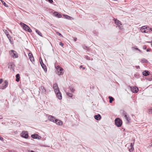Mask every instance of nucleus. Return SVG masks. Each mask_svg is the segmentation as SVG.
Listing matches in <instances>:
<instances>
[{
  "label": "nucleus",
  "instance_id": "32",
  "mask_svg": "<svg viewBox=\"0 0 152 152\" xmlns=\"http://www.w3.org/2000/svg\"><path fill=\"white\" fill-rule=\"evenodd\" d=\"M66 94L67 96H69L72 97V94L69 93H66Z\"/></svg>",
  "mask_w": 152,
  "mask_h": 152
},
{
  "label": "nucleus",
  "instance_id": "29",
  "mask_svg": "<svg viewBox=\"0 0 152 152\" xmlns=\"http://www.w3.org/2000/svg\"><path fill=\"white\" fill-rule=\"evenodd\" d=\"M141 62L143 63H147L148 62V61L144 58H142L141 60Z\"/></svg>",
  "mask_w": 152,
  "mask_h": 152
},
{
  "label": "nucleus",
  "instance_id": "33",
  "mask_svg": "<svg viewBox=\"0 0 152 152\" xmlns=\"http://www.w3.org/2000/svg\"><path fill=\"white\" fill-rule=\"evenodd\" d=\"M84 49L88 50V48L86 46L83 45V47Z\"/></svg>",
  "mask_w": 152,
  "mask_h": 152
},
{
  "label": "nucleus",
  "instance_id": "25",
  "mask_svg": "<svg viewBox=\"0 0 152 152\" xmlns=\"http://www.w3.org/2000/svg\"><path fill=\"white\" fill-rule=\"evenodd\" d=\"M16 80L17 82H18L19 81L20 78V75L19 74H18L16 75Z\"/></svg>",
  "mask_w": 152,
  "mask_h": 152
},
{
  "label": "nucleus",
  "instance_id": "19",
  "mask_svg": "<svg viewBox=\"0 0 152 152\" xmlns=\"http://www.w3.org/2000/svg\"><path fill=\"white\" fill-rule=\"evenodd\" d=\"M48 118L49 119L50 121H51L53 122H55V120H56V118H54L53 116H49Z\"/></svg>",
  "mask_w": 152,
  "mask_h": 152
},
{
  "label": "nucleus",
  "instance_id": "50",
  "mask_svg": "<svg viewBox=\"0 0 152 152\" xmlns=\"http://www.w3.org/2000/svg\"><path fill=\"white\" fill-rule=\"evenodd\" d=\"M85 69V67H83V69Z\"/></svg>",
  "mask_w": 152,
  "mask_h": 152
},
{
  "label": "nucleus",
  "instance_id": "9",
  "mask_svg": "<svg viewBox=\"0 0 152 152\" xmlns=\"http://www.w3.org/2000/svg\"><path fill=\"white\" fill-rule=\"evenodd\" d=\"M3 31L5 34L7 38H8L10 42H11L12 38L9 35L8 32L7 30L5 29L3 30Z\"/></svg>",
  "mask_w": 152,
  "mask_h": 152
},
{
  "label": "nucleus",
  "instance_id": "4",
  "mask_svg": "<svg viewBox=\"0 0 152 152\" xmlns=\"http://www.w3.org/2000/svg\"><path fill=\"white\" fill-rule=\"evenodd\" d=\"M115 123L118 127H120L122 124V121L119 118H117L115 120Z\"/></svg>",
  "mask_w": 152,
  "mask_h": 152
},
{
  "label": "nucleus",
  "instance_id": "54",
  "mask_svg": "<svg viewBox=\"0 0 152 152\" xmlns=\"http://www.w3.org/2000/svg\"><path fill=\"white\" fill-rule=\"evenodd\" d=\"M151 145H152V144H151Z\"/></svg>",
  "mask_w": 152,
  "mask_h": 152
},
{
  "label": "nucleus",
  "instance_id": "17",
  "mask_svg": "<svg viewBox=\"0 0 152 152\" xmlns=\"http://www.w3.org/2000/svg\"><path fill=\"white\" fill-rule=\"evenodd\" d=\"M55 121L54 122L57 125H62L63 124L62 122L60 120L56 119V120H55Z\"/></svg>",
  "mask_w": 152,
  "mask_h": 152
},
{
  "label": "nucleus",
  "instance_id": "45",
  "mask_svg": "<svg viewBox=\"0 0 152 152\" xmlns=\"http://www.w3.org/2000/svg\"><path fill=\"white\" fill-rule=\"evenodd\" d=\"M74 39L75 41H76L77 40V38H76L75 37L74 38Z\"/></svg>",
  "mask_w": 152,
  "mask_h": 152
},
{
  "label": "nucleus",
  "instance_id": "51",
  "mask_svg": "<svg viewBox=\"0 0 152 152\" xmlns=\"http://www.w3.org/2000/svg\"><path fill=\"white\" fill-rule=\"evenodd\" d=\"M151 43H152L151 44H152V41L151 42Z\"/></svg>",
  "mask_w": 152,
  "mask_h": 152
},
{
  "label": "nucleus",
  "instance_id": "8",
  "mask_svg": "<svg viewBox=\"0 0 152 152\" xmlns=\"http://www.w3.org/2000/svg\"><path fill=\"white\" fill-rule=\"evenodd\" d=\"M21 135L25 138H27L28 137V133L27 131H23L21 133Z\"/></svg>",
  "mask_w": 152,
  "mask_h": 152
},
{
  "label": "nucleus",
  "instance_id": "18",
  "mask_svg": "<svg viewBox=\"0 0 152 152\" xmlns=\"http://www.w3.org/2000/svg\"><path fill=\"white\" fill-rule=\"evenodd\" d=\"M42 64H41L42 65L41 66L42 67V68L43 69L44 71L46 72L47 71V69L46 68V66H45V65L43 64L42 61Z\"/></svg>",
  "mask_w": 152,
  "mask_h": 152
},
{
  "label": "nucleus",
  "instance_id": "35",
  "mask_svg": "<svg viewBox=\"0 0 152 152\" xmlns=\"http://www.w3.org/2000/svg\"><path fill=\"white\" fill-rule=\"evenodd\" d=\"M70 90L72 92H74L75 91V89L72 88H70Z\"/></svg>",
  "mask_w": 152,
  "mask_h": 152
},
{
  "label": "nucleus",
  "instance_id": "7",
  "mask_svg": "<svg viewBox=\"0 0 152 152\" xmlns=\"http://www.w3.org/2000/svg\"><path fill=\"white\" fill-rule=\"evenodd\" d=\"M53 88L55 93H58L59 92V89L58 85L57 84H54L53 86Z\"/></svg>",
  "mask_w": 152,
  "mask_h": 152
},
{
  "label": "nucleus",
  "instance_id": "10",
  "mask_svg": "<svg viewBox=\"0 0 152 152\" xmlns=\"http://www.w3.org/2000/svg\"><path fill=\"white\" fill-rule=\"evenodd\" d=\"M15 64L13 62H11L10 64H9L8 66L9 68H10L11 70H13L14 72L15 71Z\"/></svg>",
  "mask_w": 152,
  "mask_h": 152
},
{
  "label": "nucleus",
  "instance_id": "30",
  "mask_svg": "<svg viewBox=\"0 0 152 152\" xmlns=\"http://www.w3.org/2000/svg\"><path fill=\"white\" fill-rule=\"evenodd\" d=\"M109 98L110 99L109 102L110 103H112L113 101L114 100V99L113 97L110 96H109Z\"/></svg>",
  "mask_w": 152,
  "mask_h": 152
},
{
  "label": "nucleus",
  "instance_id": "42",
  "mask_svg": "<svg viewBox=\"0 0 152 152\" xmlns=\"http://www.w3.org/2000/svg\"><path fill=\"white\" fill-rule=\"evenodd\" d=\"M50 3H52L53 2V0H47Z\"/></svg>",
  "mask_w": 152,
  "mask_h": 152
},
{
  "label": "nucleus",
  "instance_id": "47",
  "mask_svg": "<svg viewBox=\"0 0 152 152\" xmlns=\"http://www.w3.org/2000/svg\"><path fill=\"white\" fill-rule=\"evenodd\" d=\"M143 48L144 49H146V46H144Z\"/></svg>",
  "mask_w": 152,
  "mask_h": 152
},
{
  "label": "nucleus",
  "instance_id": "53",
  "mask_svg": "<svg viewBox=\"0 0 152 152\" xmlns=\"http://www.w3.org/2000/svg\"><path fill=\"white\" fill-rule=\"evenodd\" d=\"M138 67H139V66H138V67H137V68H138Z\"/></svg>",
  "mask_w": 152,
  "mask_h": 152
},
{
  "label": "nucleus",
  "instance_id": "6",
  "mask_svg": "<svg viewBox=\"0 0 152 152\" xmlns=\"http://www.w3.org/2000/svg\"><path fill=\"white\" fill-rule=\"evenodd\" d=\"M114 20L115 24L118 26L120 29H122V27L121 26L122 25L121 22L116 19H114Z\"/></svg>",
  "mask_w": 152,
  "mask_h": 152
},
{
  "label": "nucleus",
  "instance_id": "26",
  "mask_svg": "<svg viewBox=\"0 0 152 152\" xmlns=\"http://www.w3.org/2000/svg\"><path fill=\"white\" fill-rule=\"evenodd\" d=\"M65 18L67 19L70 20H72L73 19V18L70 16H69L67 15H64Z\"/></svg>",
  "mask_w": 152,
  "mask_h": 152
},
{
  "label": "nucleus",
  "instance_id": "5",
  "mask_svg": "<svg viewBox=\"0 0 152 152\" xmlns=\"http://www.w3.org/2000/svg\"><path fill=\"white\" fill-rule=\"evenodd\" d=\"M122 115L124 116L125 118L128 122H129L130 120V118L129 116H127V113L124 111L123 112Z\"/></svg>",
  "mask_w": 152,
  "mask_h": 152
},
{
  "label": "nucleus",
  "instance_id": "1",
  "mask_svg": "<svg viewBox=\"0 0 152 152\" xmlns=\"http://www.w3.org/2000/svg\"><path fill=\"white\" fill-rule=\"evenodd\" d=\"M10 55L13 58H17L18 57V55L17 53L15 50H12L9 51Z\"/></svg>",
  "mask_w": 152,
  "mask_h": 152
},
{
  "label": "nucleus",
  "instance_id": "2",
  "mask_svg": "<svg viewBox=\"0 0 152 152\" xmlns=\"http://www.w3.org/2000/svg\"><path fill=\"white\" fill-rule=\"evenodd\" d=\"M20 24L23 27L24 30L29 32H31V30L30 28L26 24L22 22L20 23Z\"/></svg>",
  "mask_w": 152,
  "mask_h": 152
},
{
  "label": "nucleus",
  "instance_id": "28",
  "mask_svg": "<svg viewBox=\"0 0 152 152\" xmlns=\"http://www.w3.org/2000/svg\"><path fill=\"white\" fill-rule=\"evenodd\" d=\"M35 31L41 37H42V33L38 30L35 29Z\"/></svg>",
  "mask_w": 152,
  "mask_h": 152
},
{
  "label": "nucleus",
  "instance_id": "41",
  "mask_svg": "<svg viewBox=\"0 0 152 152\" xmlns=\"http://www.w3.org/2000/svg\"><path fill=\"white\" fill-rule=\"evenodd\" d=\"M39 61H40V64H41V65H42V64H42V61L41 58H39Z\"/></svg>",
  "mask_w": 152,
  "mask_h": 152
},
{
  "label": "nucleus",
  "instance_id": "40",
  "mask_svg": "<svg viewBox=\"0 0 152 152\" xmlns=\"http://www.w3.org/2000/svg\"><path fill=\"white\" fill-rule=\"evenodd\" d=\"M133 48H134L135 49V50H138L139 51H140V50L136 46L135 47H134Z\"/></svg>",
  "mask_w": 152,
  "mask_h": 152
},
{
  "label": "nucleus",
  "instance_id": "36",
  "mask_svg": "<svg viewBox=\"0 0 152 152\" xmlns=\"http://www.w3.org/2000/svg\"><path fill=\"white\" fill-rule=\"evenodd\" d=\"M149 113L150 114H152V108L148 110Z\"/></svg>",
  "mask_w": 152,
  "mask_h": 152
},
{
  "label": "nucleus",
  "instance_id": "49",
  "mask_svg": "<svg viewBox=\"0 0 152 152\" xmlns=\"http://www.w3.org/2000/svg\"><path fill=\"white\" fill-rule=\"evenodd\" d=\"M2 118V116H0V119H1Z\"/></svg>",
  "mask_w": 152,
  "mask_h": 152
},
{
  "label": "nucleus",
  "instance_id": "38",
  "mask_svg": "<svg viewBox=\"0 0 152 152\" xmlns=\"http://www.w3.org/2000/svg\"><path fill=\"white\" fill-rule=\"evenodd\" d=\"M85 57L87 59V60H90V58L88 57V56H85Z\"/></svg>",
  "mask_w": 152,
  "mask_h": 152
},
{
  "label": "nucleus",
  "instance_id": "15",
  "mask_svg": "<svg viewBox=\"0 0 152 152\" xmlns=\"http://www.w3.org/2000/svg\"><path fill=\"white\" fill-rule=\"evenodd\" d=\"M28 56L30 60L32 62H33L34 61V58L31 53H29L28 54Z\"/></svg>",
  "mask_w": 152,
  "mask_h": 152
},
{
  "label": "nucleus",
  "instance_id": "3",
  "mask_svg": "<svg viewBox=\"0 0 152 152\" xmlns=\"http://www.w3.org/2000/svg\"><path fill=\"white\" fill-rule=\"evenodd\" d=\"M56 72L58 75H60L63 74V69L59 66H58L56 68Z\"/></svg>",
  "mask_w": 152,
  "mask_h": 152
},
{
  "label": "nucleus",
  "instance_id": "22",
  "mask_svg": "<svg viewBox=\"0 0 152 152\" xmlns=\"http://www.w3.org/2000/svg\"><path fill=\"white\" fill-rule=\"evenodd\" d=\"M149 74V71H147V70H145V71H143L142 72V74L143 75L145 76H146L148 75Z\"/></svg>",
  "mask_w": 152,
  "mask_h": 152
},
{
  "label": "nucleus",
  "instance_id": "31",
  "mask_svg": "<svg viewBox=\"0 0 152 152\" xmlns=\"http://www.w3.org/2000/svg\"><path fill=\"white\" fill-rule=\"evenodd\" d=\"M1 1L4 6H5L6 7H8V5H7L6 3L4 1H3L2 0H1Z\"/></svg>",
  "mask_w": 152,
  "mask_h": 152
},
{
  "label": "nucleus",
  "instance_id": "23",
  "mask_svg": "<svg viewBox=\"0 0 152 152\" xmlns=\"http://www.w3.org/2000/svg\"><path fill=\"white\" fill-rule=\"evenodd\" d=\"M101 116L99 114L95 115L94 118L97 120H99L101 118Z\"/></svg>",
  "mask_w": 152,
  "mask_h": 152
},
{
  "label": "nucleus",
  "instance_id": "46",
  "mask_svg": "<svg viewBox=\"0 0 152 152\" xmlns=\"http://www.w3.org/2000/svg\"><path fill=\"white\" fill-rule=\"evenodd\" d=\"M10 152H16L14 150H11V151H10Z\"/></svg>",
  "mask_w": 152,
  "mask_h": 152
},
{
  "label": "nucleus",
  "instance_id": "39",
  "mask_svg": "<svg viewBox=\"0 0 152 152\" xmlns=\"http://www.w3.org/2000/svg\"><path fill=\"white\" fill-rule=\"evenodd\" d=\"M0 140L2 141H4V139L3 138L1 137V136H0Z\"/></svg>",
  "mask_w": 152,
  "mask_h": 152
},
{
  "label": "nucleus",
  "instance_id": "43",
  "mask_svg": "<svg viewBox=\"0 0 152 152\" xmlns=\"http://www.w3.org/2000/svg\"><path fill=\"white\" fill-rule=\"evenodd\" d=\"M3 79H0V84H1L2 82Z\"/></svg>",
  "mask_w": 152,
  "mask_h": 152
},
{
  "label": "nucleus",
  "instance_id": "48",
  "mask_svg": "<svg viewBox=\"0 0 152 152\" xmlns=\"http://www.w3.org/2000/svg\"><path fill=\"white\" fill-rule=\"evenodd\" d=\"M82 65H81V66H80V68H82Z\"/></svg>",
  "mask_w": 152,
  "mask_h": 152
},
{
  "label": "nucleus",
  "instance_id": "16",
  "mask_svg": "<svg viewBox=\"0 0 152 152\" xmlns=\"http://www.w3.org/2000/svg\"><path fill=\"white\" fill-rule=\"evenodd\" d=\"M134 145V142L131 143L130 144V146L128 148L129 151L130 152H132L134 150L133 146Z\"/></svg>",
  "mask_w": 152,
  "mask_h": 152
},
{
  "label": "nucleus",
  "instance_id": "44",
  "mask_svg": "<svg viewBox=\"0 0 152 152\" xmlns=\"http://www.w3.org/2000/svg\"><path fill=\"white\" fill-rule=\"evenodd\" d=\"M151 50V49L148 48V49H147L146 51L147 52L150 51Z\"/></svg>",
  "mask_w": 152,
  "mask_h": 152
},
{
  "label": "nucleus",
  "instance_id": "20",
  "mask_svg": "<svg viewBox=\"0 0 152 152\" xmlns=\"http://www.w3.org/2000/svg\"><path fill=\"white\" fill-rule=\"evenodd\" d=\"M56 95L57 97L59 99H62V97L61 94L60 92L59 91V92L58 93H56Z\"/></svg>",
  "mask_w": 152,
  "mask_h": 152
},
{
  "label": "nucleus",
  "instance_id": "37",
  "mask_svg": "<svg viewBox=\"0 0 152 152\" xmlns=\"http://www.w3.org/2000/svg\"><path fill=\"white\" fill-rule=\"evenodd\" d=\"M59 45L61 46L62 47H63V46L64 45V44L62 42H59Z\"/></svg>",
  "mask_w": 152,
  "mask_h": 152
},
{
  "label": "nucleus",
  "instance_id": "21",
  "mask_svg": "<svg viewBox=\"0 0 152 152\" xmlns=\"http://www.w3.org/2000/svg\"><path fill=\"white\" fill-rule=\"evenodd\" d=\"M53 15H54L55 16L58 18H60L61 17V15L57 12H54L53 13Z\"/></svg>",
  "mask_w": 152,
  "mask_h": 152
},
{
  "label": "nucleus",
  "instance_id": "14",
  "mask_svg": "<svg viewBox=\"0 0 152 152\" xmlns=\"http://www.w3.org/2000/svg\"><path fill=\"white\" fill-rule=\"evenodd\" d=\"M31 137L32 138L34 139H40L41 137L40 136H39L37 134H33L31 135Z\"/></svg>",
  "mask_w": 152,
  "mask_h": 152
},
{
  "label": "nucleus",
  "instance_id": "34",
  "mask_svg": "<svg viewBox=\"0 0 152 152\" xmlns=\"http://www.w3.org/2000/svg\"><path fill=\"white\" fill-rule=\"evenodd\" d=\"M56 33L60 37H63L62 36V35L60 33H59V32H56Z\"/></svg>",
  "mask_w": 152,
  "mask_h": 152
},
{
  "label": "nucleus",
  "instance_id": "11",
  "mask_svg": "<svg viewBox=\"0 0 152 152\" xmlns=\"http://www.w3.org/2000/svg\"><path fill=\"white\" fill-rule=\"evenodd\" d=\"M131 91L134 93H136L138 91V88L136 86H134L133 87H130Z\"/></svg>",
  "mask_w": 152,
  "mask_h": 152
},
{
  "label": "nucleus",
  "instance_id": "24",
  "mask_svg": "<svg viewBox=\"0 0 152 152\" xmlns=\"http://www.w3.org/2000/svg\"><path fill=\"white\" fill-rule=\"evenodd\" d=\"M151 31H152V29L151 28H149V27H147L145 26L146 33H148L149 32H150Z\"/></svg>",
  "mask_w": 152,
  "mask_h": 152
},
{
  "label": "nucleus",
  "instance_id": "12",
  "mask_svg": "<svg viewBox=\"0 0 152 152\" xmlns=\"http://www.w3.org/2000/svg\"><path fill=\"white\" fill-rule=\"evenodd\" d=\"M8 83L7 80H5L3 84V86H1V88L2 89H4L8 85Z\"/></svg>",
  "mask_w": 152,
  "mask_h": 152
},
{
  "label": "nucleus",
  "instance_id": "27",
  "mask_svg": "<svg viewBox=\"0 0 152 152\" xmlns=\"http://www.w3.org/2000/svg\"><path fill=\"white\" fill-rule=\"evenodd\" d=\"M141 31L143 33H146L145 31V26H142L140 29Z\"/></svg>",
  "mask_w": 152,
  "mask_h": 152
},
{
  "label": "nucleus",
  "instance_id": "13",
  "mask_svg": "<svg viewBox=\"0 0 152 152\" xmlns=\"http://www.w3.org/2000/svg\"><path fill=\"white\" fill-rule=\"evenodd\" d=\"M39 93H40L42 94H45L46 90L43 86H41L39 88Z\"/></svg>",
  "mask_w": 152,
  "mask_h": 152
},
{
  "label": "nucleus",
  "instance_id": "52",
  "mask_svg": "<svg viewBox=\"0 0 152 152\" xmlns=\"http://www.w3.org/2000/svg\"><path fill=\"white\" fill-rule=\"evenodd\" d=\"M138 67H139V66H138V67H137V68H138Z\"/></svg>",
  "mask_w": 152,
  "mask_h": 152
}]
</instances>
